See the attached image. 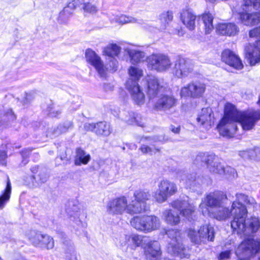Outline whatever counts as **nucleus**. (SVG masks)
I'll list each match as a JSON object with an SVG mask.
<instances>
[{
    "instance_id": "1",
    "label": "nucleus",
    "mask_w": 260,
    "mask_h": 260,
    "mask_svg": "<svg viewBox=\"0 0 260 260\" xmlns=\"http://www.w3.org/2000/svg\"><path fill=\"white\" fill-rule=\"evenodd\" d=\"M237 204L236 202H233L230 208L225 206L224 203L212 211L208 216L219 221H224L233 216V220L231 224L234 231L244 236H250L256 233L260 227L259 218L251 217L246 221L247 211L242 206L236 208Z\"/></svg>"
},
{
    "instance_id": "2",
    "label": "nucleus",
    "mask_w": 260,
    "mask_h": 260,
    "mask_svg": "<svg viewBox=\"0 0 260 260\" xmlns=\"http://www.w3.org/2000/svg\"><path fill=\"white\" fill-rule=\"evenodd\" d=\"M260 120V111L256 110L248 113L239 111L235 106L226 103L224 106V115L219 121L217 128L220 134L223 137H234L237 130V123L243 130L249 131L254 126L257 120Z\"/></svg>"
},
{
    "instance_id": "3",
    "label": "nucleus",
    "mask_w": 260,
    "mask_h": 260,
    "mask_svg": "<svg viewBox=\"0 0 260 260\" xmlns=\"http://www.w3.org/2000/svg\"><path fill=\"white\" fill-rule=\"evenodd\" d=\"M128 75L129 78L125 83L126 88L135 104L141 105L144 103L145 95L140 88L138 81L143 76V71L138 67L131 66L128 69Z\"/></svg>"
},
{
    "instance_id": "4",
    "label": "nucleus",
    "mask_w": 260,
    "mask_h": 260,
    "mask_svg": "<svg viewBox=\"0 0 260 260\" xmlns=\"http://www.w3.org/2000/svg\"><path fill=\"white\" fill-rule=\"evenodd\" d=\"M239 10L241 22L247 26H253L260 23V0H243Z\"/></svg>"
},
{
    "instance_id": "5",
    "label": "nucleus",
    "mask_w": 260,
    "mask_h": 260,
    "mask_svg": "<svg viewBox=\"0 0 260 260\" xmlns=\"http://www.w3.org/2000/svg\"><path fill=\"white\" fill-rule=\"evenodd\" d=\"M166 234L170 239L168 241V252L181 258H188L189 249L182 244L180 231L173 229L169 230L167 231Z\"/></svg>"
},
{
    "instance_id": "6",
    "label": "nucleus",
    "mask_w": 260,
    "mask_h": 260,
    "mask_svg": "<svg viewBox=\"0 0 260 260\" xmlns=\"http://www.w3.org/2000/svg\"><path fill=\"white\" fill-rule=\"evenodd\" d=\"M227 201L226 195L220 191H215L207 194L200 205V210L204 216L208 215L211 212L209 208L214 210Z\"/></svg>"
},
{
    "instance_id": "7",
    "label": "nucleus",
    "mask_w": 260,
    "mask_h": 260,
    "mask_svg": "<svg viewBox=\"0 0 260 260\" xmlns=\"http://www.w3.org/2000/svg\"><path fill=\"white\" fill-rule=\"evenodd\" d=\"M130 222L134 228L146 233L155 231L160 226L159 219L154 215L137 216Z\"/></svg>"
},
{
    "instance_id": "8",
    "label": "nucleus",
    "mask_w": 260,
    "mask_h": 260,
    "mask_svg": "<svg viewBox=\"0 0 260 260\" xmlns=\"http://www.w3.org/2000/svg\"><path fill=\"white\" fill-rule=\"evenodd\" d=\"M149 191L145 190H137L134 192V198L129 203L128 211L129 214H138L146 211L148 209L147 201L150 198Z\"/></svg>"
},
{
    "instance_id": "9",
    "label": "nucleus",
    "mask_w": 260,
    "mask_h": 260,
    "mask_svg": "<svg viewBox=\"0 0 260 260\" xmlns=\"http://www.w3.org/2000/svg\"><path fill=\"white\" fill-rule=\"evenodd\" d=\"M259 250L260 239L248 238L244 240L238 246L235 253L238 260H250V257Z\"/></svg>"
},
{
    "instance_id": "10",
    "label": "nucleus",
    "mask_w": 260,
    "mask_h": 260,
    "mask_svg": "<svg viewBox=\"0 0 260 260\" xmlns=\"http://www.w3.org/2000/svg\"><path fill=\"white\" fill-rule=\"evenodd\" d=\"M249 35L251 38H259L253 45L249 44L245 49L246 58L251 66H254L260 61V26L251 30Z\"/></svg>"
},
{
    "instance_id": "11",
    "label": "nucleus",
    "mask_w": 260,
    "mask_h": 260,
    "mask_svg": "<svg viewBox=\"0 0 260 260\" xmlns=\"http://www.w3.org/2000/svg\"><path fill=\"white\" fill-rule=\"evenodd\" d=\"M214 228L209 224L201 226L197 231L189 229L188 236L191 241L197 244H200L206 240L213 241L214 239Z\"/></svg>"
},
{
    "instance_id": "12",
    "label": "nucleus",
    "mask_w": 260,
    "mask_h": 260,
    "mask_svg": "<svg viewBox=\"0 0 260 260\" xmlns=\"http://www.w3.org/2000/svg\"><path fill=\"white\" fill-rule=\"evenodd\" d=\"M148 68L158 72L168 71L172 63L168 56L164 54H152L146 59Z\"/></svg>"
},
{
    "instance_id": "13",
    "label": "nucleus",
    "mask_w": 260,
    "mask_h": 260,
    "mask_svg": "<svg viewBox=\"0 0 260 260\" xmlns=\"http://www.w3.org/2000/svg\"><path fill=\"white\" fill-rule=\"evenodd\" d=\"M158 189L153 195L155 200L158 203H161L168 198L175 194L177 191L176 184L173 182L168 180H161L158 184Z\"/></svg>"
},
{
    "instance_id": "14",
    "label": "nucleus",
    "mask_w": 260,
    "mask_h": 260,
    "mask_svg": "<svg viewBox=\"0 0 260 260\" xmlns=\"http://www.w3.org/2000/svg\"><path fill=\"white\" fill-rule=\"evenodd\" d=\"M173 208L180 212V214L188 220L192 219L195 211L194 206L189 203L188 197L180 198L173 201L171 203Z\"/></svg>"
},
{
    "instance_id": "15",
    "label": "nucleus",
    "mask_w": 260,
    "mask_h": 260,
    "mask_svg": "<svg viewBox=\"0 0 260 260\" xmlns=\"http://www.w3.org/2000/svg\"><path fill=\"white\" fill-rule=\"evenodd\" d=\"M129 204L125 197L117 198L109 201L107 205V211L111 215H122L124 212L129 214L128 211Z\"/></svg>"
},
{
    "instance_id": "16",
    "label": "nucleus",
    "mask_w": 260,
    "mask_h": 260,
    "mask_svg": "<svg viewBox=\"0 0 260 260\" xmlns=\"http://www.w3.org/2000/svg\"><path fill=\"white\" fill-rule=\"evenodd\" d=\"M86 61L93 66L101 77H105L108 70L101 57L92 50L88 49L85 52Z\"/></svg>"
},
{
    "instance_id": "17",
    "label": "nucleus",
    "mask_w": 260,
    "mask_h": 260,
    "mask_svg": "<svg viewBox=\"0 0 260 260\" xmlns=\"http://www.w3.org/2000/svg\"><path fill=\"white\" fill-rule=\"evenodd\" d=\"M196 161L204 162L210 172L222 175L224 172V165L217 161L214 160V156L205 153H200L196 157Z\"/></svg>"
},
{
    "instance_id": "18",
    "label": "nucleus",
    "mask_w": 260,
    "mask_h": 260,
    "mask_svg": "<svg viewBox=\"0 0 260 260\" xmlns=\"http://www.w3.org/2000/svg\"><path fill=\"white\" fill-rule=\"evenodd\" d=\"M193 71V64L188 59L179 58L175 63L173 74L178 78H183L190 75Z\"/></svg>"
},
{
    "instance_id": "19",
    "label": "nucleus",
    "mask_w": 260,
    "mask_h": 260,
    "mask_svg": "<svg viewBox=\"0 0 260 260\" xmlns=\"http://www.w3.org/2000/svg\"><path fill=\"white\" fill-rule=\"evenodd\" d=\"M147 83V94L150 100L157 96L164 90L162 81L152 75L146 78Z\"/></svg>"
},
{
    "instance_id": "20",
    "label": "nucleus",
    "mask_w": 260,
    "mask_h": 260,
    "mask_svg": "<svg viewBox=\"0 0 260 260\" xmlns=\"http://www.w3.org/2000/svg\"><path fill=\"white\" fill-rule=\"evenodd\" d=\"M205 88V85L203 83L199 82H192L182 88L180 95L181 97L198 98L203 95Z\"/></svg>"
},
{
    "instance_id": "21",
    "label": "nucleus",
    "mask_w": 260,
    "mask_h": 260,
    "mask_svg": "<svg viewBox=\"0 0 260 260\" xmlns=\"http://www.w3.org/2000/svg\"><path fill=\"white\" fill-rule=\"evenodd\" d=\"M177 104V99L171 94H161L154 104V108L157 111H167L174 108Z\"/></svg>"
},
{
    "instance_id": "22",
    "label": "nucleus",
    "mask_w": 260,
    "mask_h": 260,
    "mask_svg": "<svg viewBox=\"0 0 260 260\" xmlns=\"http://www.w3.org/2000/svg\"><path fill=\"white\" fill-rule=\"evenodd\" d=\"M84 128L87 131L94 133L97 136L108 137L112 132L110 124L106 121H100L96 123H86L84 124Z\"/></svg>"
},
{
    "instance_id": "23",
    "label": "nucleus",
    "mask_w": 260,
    "mask_h": 260,
    "mask_svg": "<svg viewBox=\"0 0 260 260\" xmlns=\"http://www.w3.org/2000/svg\"><path fill=\"white\" fill-rule=\"evenodd\" d=\"M48 179L47 174L44 171H40L36 175H29L25 177L24 182L30 188L40 187L46 183Z\"/></svg>"
},
{
    "instance_id": "24",
    "label": "nucleus",
    "mask_w": 260,
    "mask_h": 260,
    "mask_svg": "<svg viewBox=\"0 0 260 260\" xmlns=\"http://www.w3.org/2000/svg\"><path fill=\"white\" fill-rule=\"evenodd\" d=\"M111 23L118 22L120 24H125L127 23H137L142 25V27L144 29L148 30L150 31H153L155 28L148 24L146 22L140 19H137L135 18L122 15L119 16L115 17L114 19H110Z\"/></svg>"
},
{
    "instance_id": "25",
    "label": "nucleus",
    "mask_w": 260,
    "mask_h": 260,
    "mask_svg": "<svg viewBox=\"0 0 260 260\" xmlns=\"http://www.w3.org/2000/svg\"><path fill=\"white\" fill-rule=\"evenodd\" d=\"M221 59L226 64L235 69L241 70L243 67L239 57L230 50H225L222 52Z\"/></svg>"
},
{
    "instance_id": "26",
    "label": "nucleus",
    "mask_w": 260,
    "mask_h": 260,
    "mask_svg": "<svg viewBox=\"0 0 260 260\" xmlns=\"http://www.w3.org/2000/svg\"><path fill=\"white\" fill-rule=\"evenodd\" d=\"M27 237L32 244L36 246H39L42 244L41 239H45L49 241L46 244L49 248H53L54 246L53 238L47 235H44L40 232L32 230L27 234Z\"/></svg>"
},
{
    "instance_id": "27",
    "label": "nucleus",
    "mask_w": 260,
    "mask_h": 260,
    "mask_svg": "<svg viewBox=\"0 0 260 260\" xmlns=\"http://www.w3.org/2000/svg\"><path fill=\"white\" fill-rule=\"evenodd\" d=\"M197 16L193 10L186 8L182 10L180 13V19L183 24L189 30L195 28V21Z\"/></svg>"
},
{
    "instance_id": "28",
    "label": "nucleus",
    "mask_w": 260,
    "mask_h": 260,
    "mask_svg": "<svg viewBox=\"0 0 260 260\" xmlns=\"http://www.w3.org/2000/svg\"><path fill=\"white\" fill-rule=\"evenodd\" d=\"M145 255L147 258L156 257L161 254L159 243L157 241H149L144 247Z\"/></svg>"
},
{
    "instance_id": "29",
    "label": "nucleus",
    "mask_w": 260,
    "mask_h": 260,
    "mask_svg": "<svg viewBox=\"0 0 260 260\" xmlns=\"http://www.w3.org/2000/svg\"><path fill=\"white\" fill-rule=\"evenodd\" d=\"M216 29L218 34L229 36H234L239 31L237 26L232 23H219Z\"/></svg>"
},
{
    "instance_id": "30",
    "label": "nucleus",
    "mask_w": 260,
    "mask_h": 260,
    "mask_svg": "<svg viewBox=\"0 0 260 260\" xmlns=\"http://www.w3.org/2000/svg\"><path fill=\"white\" fill-rule=\"evenodd\" d=\"M163 139L161 137H145L142 139V141L145 140L147 143L152 145V147L148 146L147 145H142L141 147V150L143 153L149 154L152 155L155 153L156 152H158L160 150V148L156 147L153 144V142H156L157 141H161Z\"/></svg>"
},
{
    "instance_id": "31",
    "label": "nucleus",
    "mask_w": 260,
    "mask_h": 260,
    "mask_svg": "<svg viewBox=\"0 0 260 260\" xmlns=\"http://www.w3.org/2000/svg\"><path fill=\"white\" fill-rule=\"evenodd\" d=\"M120 117L122 120L128 124H135L141 127L144 125V123L139 120L141 119V117L133 112H123L120 114Z\"/></svg>"
},
{
    "instance_id": "32",
    "label": "nucleus",
    "mask_w": 260,
    "mask_h": 260,
    "mask_svg": "<svg viewBox=\"0 0 260 260\" xmlns=\"http://www.w3.org/2000/svg\"><path fill=\"white\" fill-rule=\"evenodd\" d=\"M235 202H236L237 203L236 208H239V206H242L247 210L245 205L251 206L253 208H256L257 207V204L253 198L248 197L247 196L242 193L236 194V201Z\"/></svg>"
},
{
    "instance_id": "33",
    "label": "nucleus",
    "mask_w": 260,
    "mask_h": 260,
    "mask_svg": "<svg viewBox=\"0 0 260 260\" xmlns=\"http://www.w3.org/2000/svg\"><path fill=\"white\" fill-rule=\"evenodd\" d=\"M212 110L209 108H203L197 120L201 125L210 126L212 123Z\"/></svg>"
},
{
    "instance_id": "34",
    "label": "nucleus",
    "mask_w": 260,
    "mask_h": 260,
    "mask_svg": "<svg viewBox=\"0 0 260 260\" xmlns=\"http://www.w3.org/2000/svg\"><path fill=\"white\" fill-rule=\"evenodd\" d=\"M201 18L204 24L205 34H209L213 30L214 26L213 24V16L209 12H205L199 16Z\"/></svg>"
},
{
    "instance_id": "35",
    "label": "nucleus",
    "mask_w": 260,
    "mask_h": 260,
    "mask_svg": "<svg viewBox=\"0 0 260 260\" xmlns=\"http://www.w3.org/2000/svg\"><path fill=\"white\" fill-rule=\"evenodd\" d=\"M11 184L10 180L8 178L7 185L5 189L2 191L0 196V209H3L6 204L9 201L11 194Z\"/></svg>"
},
{
    "instance_id": "36",
    "label": "nucleus",
    "mask_w": 260,
    "mask_h": 260,
    "mask_svg": "<svg viewBox=\"0 0 260 260\" xmlns=\"http://www.w3.org/2000/svg\"><path fill=\"white\" fill-rule=\"evenodd\" d=\"M177 177L186 187H190L196 181V176L194 173L188 174L183 172L179 173Z\"/></svg>"
},
{
    "instance_id": "37",
    "label": "nucleus",
    "mask_w": 260,
    "mask_h": 260,
    "mask_svg": "<svg viewBox=\"0 0 260 260\" xmlns=\"http://www.w3.org/2000/svg\"><path fill=\"white\" fill-rule=\"evenodd\" d=\"M64 244V257L66 260H77L74 247L72 243L69 241H63Z\"/></svg>"
},
{
    "instance_id": "38",
    "label": "nucleus",
    "mask_w": 260,
    "mask_h": 260,
    "mask_svg": "<svg viewBox=\"0 0 260 260\" xmlns=\"http://www.w3.org/2000/svg\"><path fill=\"white\" fill-rule=\"evenodd\" d=\"M90 159V156L87 154L83 150L78 148L76 151V155L75 159V164L77 166L81 164L86 165Z\"/></svg>"
},
{
    "instance_id": "39",
    "label": "nucleus",
    "mask_w": 260,
    "mask_h": 260,
    "mask_svg": "<svg viewBox=\"0 0 260 260\" xmlns=\"http://www.w3.org/2000/svg\"><path fill=\"white\" fill-rule=\"evenodd\" d=\"M126 240L128 247L131 249H135L140 246L143 241V237L138 235H126Z\"/></svg>"
},
{
    "instance_id": "40",
    "label": "nucleus",
    "mask_w": 260,
    "mask_h": 260,
    "mask_svg": "<svg viewBox=\"0 0 260 260\" xmlns=\"http://www.w3.org/2000/svg\"><path fill=\"white\" fill-rule=\"evenodd\" d=\"M165 221L171 225H176L180 222V216L172 210H166L163 213Z\"/></svg>"
},
{
    "instance_id": "41",
    "label": "nucleus",
    "mask_w": 260,
    "mask_h": 260,
    "mask_svg": "<svg viewBox=\"0 0 260 260\" xmlns=\"http://www.w3.org/2000/svg\"><path fill=\"white\" fill-rule=\"evenodd\" d=\"M173 19V12L171 11L163 12L159 16V19L161 23L159 29L165 30L168 24L172 21Z\"/></svg>"
},
{
    "instance_id": "42",
    "label": "nucleus",
    "mask_w": 260,
    "mask_h": 260,
    "mask_svg": "<svg viewBox=\"0 0 260 260\" xmlns=\"http://www.w3.org/2000/svg\"><path fill=\"white\" fill-rule=\"evenodd\" d=\"M128 54L131 58L132 63L133 64L138 63L145 57L144 52L136 49L129 50Z\"/></svg>"
},
{
    "instance_id": "43",
    "label": "nucleus",
    "mask_w": 260,
    "mask_h": 260,
    "mask_svg": "<svg viewBox=\"0 0 260 260\" xmlns=\"http://www.w3.org/2000/svg\"><path fill=\"white\" fill-rule=\"evenodd\" d=\"M120 52V47L116 44H110L105 48L104 53L109 57L117 56Z\"/></svg>"
},
{
    "instance_id": "44",
    "label": "nucleus",
    "mask_w": 260,
    "mask_h": 260,
    "mask_svg": "<svg viewBox=\"0 0 260 260\" xmlns=\"http://www.w3.org/2000/svg\"><path fill=\"white\" fill-rule=\"evenodd\" d=\"M73 123L71 121H66L62 124H59L54 131L55 136L65 133L69 130L73 128Z\"/></svg>"
},
{
    "instance_id": "45",
    "label": "nucleus",
    "mask_w": 260,
    "mask_h": 260,
    "mask_svg": "<svg viewBox=\"0 0 260 260\" xmlns=\"http://www.w3.org/2000/svg\"><path fill=\"white\" fill-rule=\"evenodd\" d=\"M79 208L76 206H73V209L68 208L67 209V212L70 215V217H73L74 219L76 218V222L77 223L78 222H80V220L79 219V213H78Z\"/></svg>"
},
{
    "instance_id": "46",
    "label": "nucleus",
    "mask_w": 260,
    "mask_h": 260,
    "mask_svg": "<svg viewBox=\"0 0 260 260\" xmlns=\"http://www.w3.org/2000/svg\"><path fill=\"white\" fill-rule=\"evenodd\" d=\"M83 9L85 12L94 14L98 11L96 7L90 3L86 2L82 6Z\"/></svg>"
},
{
    "instance_id": "47",
    "label": "nucleus",
    "mask_w": 260,
    "mask_h": 260,
    "mask_svg": "<svg viewBox=\"0 0 260 260\" xmlns=\"http://www.w3.org/2000/svg\"><path fill=\"white\" fill-rule=\"evenodd\" d=\"M224 172L222 175H224L228 177H233L235 178L237 176V172L234 168L231 167L230 166H224Z\"/></svg>"
},
{
    "instance_id": "48",
    "label": "nucleus",
    "mask_w": 260,
    "mask_h": 260,
    "mask_svg": "<svg viewBox=\"0 0 260 260\" xmlns=\"http://www.w3.org/2000/svg\"><path fill=\"white\" fill-rule=\"evenodd\" d=\"M231 251L230 250H225L220 253L218 258L219 260H224L229 259L231 255Z\"/></svg>"
},
{
    "instance_id": "49",
    "label": "nucleus",
    "mask_w": 260,
    "mask_h": 260,
    "mask_svg": "<svg viewBox=\"0 0 260 260\" xmlns=\"http://www.w3.org/2000/svg\"><path fill=\"white\" fill-rule=\"evenodd\" d=\"M250 152L251 153L252 158L260 159V147H255L253 149H250Z\"/></svg>"
},
{
    "instance_id": "50",
    "label": "nucleus",
    "mask_w": 260,
    "mask_h": 260,
    "mask_svg": "<svg viewBox=\"0 0 260 260\" xmlns=\"http://www.w3.org/2000/svg\"><path fill=\"white\" fill-rule=\"evenodd\" d=\"M7 155L5 151H0V165L5 166L7 164Z\"/></svg>"
},
{
    "instance_id": "51",
    "label": "nucleus",
    "mask_w": 260,
    "mask_h": 260,
    "mask_svg": "<svg viewBox=\"0 0 260 260\" xmlns=\"http://www.w3.org/2000/svg\"><path fill=\"white\" fill-rule=\"evenodd\" d=\"M250 149L245 151H241L239 153V155L244 159L252 158L251 153L250 152Z\"/></svg>"
},
{
    "instance_id": "52",
    "label": "nucleus",
    "mask_w": 260,
    "mask_h": 260,
    "mask_svg": "<svg viewBox=\"0 0 260 260\" xmlns=\"http://www.w3.org/2000/svg\"><path fill=\"white\" fill-rule=\"evenodd\" d=\"M31 150L30 149H28L24 150L22 152V156L24 159L22 161V162L24 164V165H26L28 162V160L26 159V158L29 156V152Z\"/></svg>"
},
{
    "instance_id": "53",
    "label": "nucleus",
    "mask_w": 260,
    "mask_h": 260,
    "mask_svg": "<svg viewBox=\"0 0 260 260\" xmlns=\"http://www.w3.org/2000/svg\"><path fill=\"white\" fill-rule=\"evenodd\" d=\"M86 3V0H73L72 4L76 8L81 6H83Z\"/></svg>"
},
{
    "instance_id": "54",
    "label": "nucleus",
    "mask_w": 260,
    "mask_h": 260,
    "mask_svg": "<svg viewBox=\"0 0 260 260\" xmlns=\"http://www.w3.org/2000/svg\"><path fill=\"white\" fill-rule=\"evenodd\" d=\"M114 86L110 83H105L103 85V88L106 91L113 90Z\"/></svg>"
},
{
    "instance_id": "55",
    "label": "nucleus",
    "mask_w": 260,
    "mask_h": 260,
    "mask_svg": "<svg viewBox=\"0 0 260 260\" xmlns=\"http://www.w3.org/2000/svg\"><path fill=\"white\" fill-rule=\"evenodd\" d=\"M6 117H8L10 120H14L16 118L15 115L11 110H9L7 112Z\"/></svg>"
},
{
    "instance_id": "56",
    "label": "nucleus",
    "mask_w": 260,
    "mask_h": 260,
    "mask_svg": "<svg viewBox=\"0 0 260 260\" xmlns=\"http://www.w3.org/2000/svg\"><path fill=\"white\" fill-rule=\"evenodd\" d=\"M120 243L122 247H126L127 248L128 247L127 240H126V235H125L123 237L121 238L120 241Z\"/></svg>"
},
{
    "instance_id": "57",
    "label": "nucleus",
    "mask_w": 260,
    "mask_h": 260,
    "mask_svg": "<svg viewBox=\"0 0 260 260\" xmlns=\"http://www.w3.org/2000/svg\"><path fill=\"white\" fill-rule=\"evenodd\" d=\"M111 62L112 63V67H111V69H110V70H111L113 72L117 70V61L116 59L114 58H111Z\"/></svg>"
},
{
    "instance_id": "58",
    "label": "nucleus",
    "mask_w": 260,
    "mask_h": 260,
    "mask_svg": "<svg viewBox=\"0 0 260 260\" xmlns=\"http://www.w3.org/2000/svg\"><path fill=\"white\" fill-rule=\"evenodd\" d=\"M30 171H31V172L32 173V175H37L39 172L40 171L39 170V168L38 166H34V167H32L31 168H30Z\"/></svg>"
},
{
    "instance_id": "59",
    "label": "nucleus",
    "mask_w": 260,
    "mask_h": 260,
    "mask_svg": "<svg viewBox=\"0 0 260 260\" xmlns=\"http://www.w3.org/2000/svg\"><path fill=\"white\" fill-rule=\"evenodd\" d=\"M60 113V112H59V111H52V109L49 110V115L51 117H56Z\"/></svg>"
},
{
    "instance_id": "60",
    "label": "nucleus",
    "mask_w": 260,
    "mask_h": 260,
    "mask_svg": "<svg viewBox=\"0 0 260 260\" xmlns=\"http://www.w3.org/2000/svg\"><path fill=\"white\" fill-rule=\"evenodd\" d=\"M41 243L42 244H40V245H39V247H44V248H46L47 249H51L52 248H49L47 244L48 243V241L47 240H45V239H41Z\"/></svg>"
},
{
    "instance_id": "61",
    "label": "nucleus",
    "mask_w": 260,
    "mask_h": 260,
    "mask_svg": "<svg viewBox=\"0 0 260 260\" xmlns=\"http://www.w3.org/2000/svg\"><path fill=\"white\" fill-rule=\"evenodd\" d=\"M170 128H171L172 132L174 133H175V134L179 133V132H180V128L179 126L176 127H175L173 125H171Z\"/></svg>"
},
{
    "instance_id": "62",
    "label": "nucleus",
    "mask_w": 260,
    "mask_h": 260,
    "mask_svg": "<svg viewBox=\"0 0 260 260\" xmlns=\"http://www.w3.org/2000/svg\"><path fill=\"white\" fill-rule=\"evenodd\" d=\"M58 237L62 239H66V235L65 234L62 232H59L57 233Z\"/></svg>"
},
{
    "instance_id": "63",
    "label": "nucleus",
    "mask_w": 260,
    "mask_h": 260,
    "mask_svg": "<svg viewBox=\"0 0 260 260\" xmlns=\"http://www.w3.org/2000/svg\"><path fill=\"white\" fill-rule=\"evenodd\" d=\"M107 15H108V17L109 18L110 20L111 19H114L115 17H117V16H115L112 13H108Z\"/></svg>"
},
{
    "instance_id": "64",
    "label": "nucleus",
    "mask_w": 260,
    "mask_h": 260,
    "mask_svg": "<svg viewBox=\"0 0 260 260\" xmlns=\"http://www.w3.org/2000/svg\"><path fill=\"white\" fill-rule=\"evenodd\" d=\"M66 11V10L64 9L63 12H60V14H59L60 17H61L62 16H63L64 15V14L65 13Z\"/></svg>"
}]
</instances>
